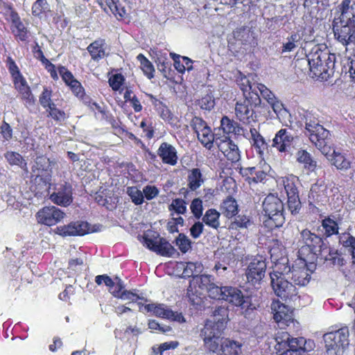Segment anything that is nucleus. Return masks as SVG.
Returning a JSON list of instances; mask_svg holds the SVG:
<instances>
[{"label":"nucleus","mask_w":355,"mask_h":355,"mask_svg":"<svg viewBox=\"0 0 355 355\" xmlns=\"http://www.w3.org/2000/svg\"><path fill=\"white\" fill-rule=\"evenodd\" d=\"M222 329L218 325H212L211 321H207L201 331L204 346L207 350L212 354L220 352L225 339L222 337Z\"/></svg>","instance_id":"nucleus-7"},{"label":"nucleus","mask_w":355,"mask_h":355,"mask_svg":"<svg viewBox=\"0 0 355 355\" xmlns=\"http://www.w3.org/2000/svg\"><path fill=\"white\" fill-rule=\"evenodd\" d=\"M183 266V272L182 275L184 277H191L193 278L198 277V275L202 271L203 266L202 264L200 262H187L186 265L182 263Z\"/></svg>","instance_id":"nucleus-43"},{"label":"nucleus","mask_w":355,"mask_h":355,"mask_svg":"<svg viewBox=\"0 0 355 355\" xmlns=\"http://www.w3.org/2000/svg\"><path fill=\"white\" fill-rule=\"evenodd\" d=\"M53 162L46 156L37 157L32 166V177H35L33 182L35 184V191L40 196H47L51 189L52 177V165Z\"/></svg>","instance_id":"nucleus-2"},{"label":"nucleus","mask_w":355,"mask_h":355,"mask_svg":"<svg viewBox=\"0 0 355 355\" xmlns=\"http://www.w3.org/2000/svg\"><path fill=\"white\" fill-rule=\"evenodd\" d=\"M125 78L121 73L113 75L109 78V84L112 89L114 91H118L122 86Z\"/></svg>","instance_id":"nucleus-63"},{"label":"nucleus","mask_w":355,"mask_h":355,"mask_svg":"<svg viewBox=\"0 0 355 355\" xmlns=\"http://www.w3.org/2000/svg\"><path fill=\"white\" fill-rule=\"evenodd\" d=\"M250 139L252 146L256 149L258 154L262 155L264 150L268 148V144L265 139L255 128H250Z\"/></svg>","instance_id":"nucleus-35"},{"label":"nucleus","mask_w":355,"mask_h":355,"mask_svg":"<svg viewBox=\"0 0 355 355\" xmlns=\"http://www.w3.org/2000/svg\"><path fill=\"white\" fill-rule=\"evenodd\" d=\"M261 98L258 93H252L250 97L245 98L243 101L237 102L235 105V114L236 118L243 123H249L254 121L253 107L259 105Z\"/></svg>","instance_id":"nucleus-11"},{"label":"nucleus","mask_w":355,"mask_h":355,"mask_svg":"<svg viewBox=\"0 0 355 355\" xmlns=\"http://www.w3.org/2000/svg\"><path fill=\"white\" fill-rule=\"evenodd\" d=\"M125 286L123 282L119 277H115V282L113 286H111V288H109V291L115 297H119L123 291L124 289Z\"/></svg>","instance_id":"nucleus-64"},{"label":"nucleus","mask_w":355,"mask_h":355,"mask_svg":"<svg viewBox=\"0 0 355 355\" xmlns=\"http://www.w3.org/2000/svg\"><path fill=\"white\" fill-rule=\"evenodd\" d=\"M220 213L214 209H208L202 217V221L207 225L217 229L220 226Z\"/></svg>","instance_id":"nucleus-47"},{"label":"nucleus","mask_w":355,"mask_h":355,"mask_svg":"<svg viewBox=\"0 0 355 355\" xmlns=\"http://www.w3.org/2000/svg\"><path fill=\"white\" fill-rule=\"evenodd\" d=\"M202 175L199 168H193L188 175V186L190 189L195 191L203 183Z\"/></svg>","instance_id":"nucleus-46"},{"label":"nucleus","mask_w":355,"mask_h":355,"mask_svg":"<svg viewBox=\"0 0 355 355\" xmlns=\"http://www.w3.org/2000/svg\"><path fill=\"white\" fill-rule=\"evenodd\" d=\"M266 263L261 257L254 258L249 263L245 275L248 282L253 285L259 284L265 277Z\"/></svg>","instance_id":"nucleus-15"},{"label":"nucleus","mask_w":355,"mask_h":355,"mask_svg":"<svg viewBox=\"0 0 355 355\" xmlns=\"http://www.w3.org/2000/svg\"><path fill=\"white\" fill-rule=\"evenodd\" d=\"M317 257L324 259L325 261H331L333 263H336V260L339 261L338 251L335 249L330 248L325 243L324 248L321 249V252L317 254Z\"/></svg>","instance_id":"nucleus-50"},{"label":"nucleus","mask_w":355,"mask_h":355,"mask_svg":"<svg viewBox=\"0 0 355 355\" xmlns=\"http://www.w3.org/2000/svg\"><path fill=\"white\" fill-rule=\"evenodd\" d=\"M289 345L291 354L295 352L298 355H304L305 353L313 350L315 343L311 340H306L303 337L294 338L289 334Z\"/></svg>","instance_id":"nucleus-26"},{"label":"nucleus","mask_w":355,"mask_h":355,"mask_svg":"<svg viewBox=\"0 0 355 355\" xmlns=\"http://www.w3.org/2000/svg\"><path fill=\"white\" fill-rule=\"evenodd\" d=\"M215 300H222L227 301L235 306H241L242 309H246L245 312L250 310L253 311L254 307L251 308L248 296H244L241 290L233 286H219V288H214L211 291ZM247 313L245 314L246 317Z\"/></svg>","instance_id":"nucleus-5"},{"label":"nucleus","mask_w":355,"mask_h":355,"mask_svg":"<svg viewBox=\"0 0 355 355\" xmlns=\"http://www.w3.org/2000/svg\"><path fill=\"white\" fill-rule=\"evenodd\" d=\"M105 40L98 39L87 46V50L89 53L92 60L98 61L105 56Z\"/></svg>","instance_id":"nucleus-34"},{"label":"nucleus","mask_w":355,"mask_h":355,"mask_svg":"<svg viewBox=\"0 0 355 355\" xmlns=\"http://www.w3.org/2000/svg\"><path fill=\"white\" fill-rule=\"evenodd\" d=\"M157 154L162 162L170 166H175L178 161L176 148L167 142H163L157 149Z\"/></svg>","instance_id":"nucleus-24"},{"label":"nucleus","mask_w":355,"mask_h":355,"mask_svg":"<svg viewBox=\"0 0 355 355\" xmlns=\"http://www.w3.org/2000/svg\"><path fill=\"white\" fill-rule=\"evenodd\" d=\"M127 194L135 205H139L144 202L143 191H140L137 187H128L127 188Z\"/></svg>","instance_id":"nucleus-53"},{"label":"nucleus","mask_w":355,"mask_h":355,"mask_svg":"<svg viewBox=\"0 0 355 355\" xmlns=\"http://www.w3.org/2000/svg\"><path fill=\"white\" fill-rule=\"evenodd\" d=\"M239 85L240 86L241 89L243 92L245 98H246V96H248V97H250V95L253 92H260V86H265L261 83H252L250 81V78L245 76L241 78V80L239 81Z\"/></svg>","instance_id":"nucleus-36"},{"label":"nucleus","mask_w":355,"mask_h":355,"mask_svg":"<svg viewBox=\"0 0 355 355\" xmlns=\"http://www.w3.org/2000/svg\"><path fill=\"white\" fill-rule=\"evenodd\" d=\"M191 212L194 216L199 219L202 215V201L200 198H195L192 200L190 206Z\"/></svg>","instance_id":"nucleus-62"},{"label":"nucleus","mask_w":355,"mask_h":355,"mask_svg":"<svg viewBox=\"0 0 355 355\" xmlns=\"http://www.w3.org/2000/svg\"><path fill=\"white\" fill-rule=\"evenodd\" d=\"M321 226L324 230V236L326 238L333 235H338L339 226L338 224L331 218L327 217L322 220Z\"/></svg>","instance_id":"nucleus-41"},{"label":"nucleus","mask_w":355,"mask_h":355,"mask_svg":"<svg viewBox=\"0 0 355 355\" xmlns=\"http://www.w3.org/2000/svg\"><path fill=\"white\" fill-rule=\"evenodd\" d=\"M175 244L182 253L187 252L191 248V240L184 234H179Z\"/></svg>","instance_id":"nucleus-54"},{"label":"nucleus","mask_w":355,"mask_h":355,"mask_svg":"<svg viewBox=\"0 0 355 355\" xmlns=\"http://www.w3.org/2000/svg\"><path fill=\"white\" fill-rule=\"evenodd\" d=\"M7 67L8 68L9 72L10 73L13 81L17 80L19 79H21L24 78L16 64L15 62L10 57H8L6 60Z\"/></svg>","instance_id":"nucleus-58"},{"label":"nucleus","mask_w":355,"mask_h":355,"mask_svg":"<svg viewBox=\"0 0 355 355\" xmlns=\"http://www.w3.org/2000/svg\"><path fill=\"white\" fill-rule=\"evenodd\" d=\"M221 210L223 214L227 218L236 216L238 212V205L235 199L232 197L226 198L221 205Z\"/></svg>","instance_id":"nucleus-45"},{"label":"nucleus","mask_w":355,"mask_h":355,"mask_svg":"<svg viewBox=\"0 0 355 355\" xmlns=\"http://www.w3.org/2000/svg\"><path fill=\"white\" fill-rule=\"evenodd\" d=\"M12 25V33L17 40L26 42L28 39V31L24 24L21 22L19 16L11 21Z\"/></svg>","instance_id":"nucleus-40"},{"label":"nucleus","mask_w":355,"mask_h":355,"mask_svg":"<svg viewBox=\"0 0 355 355\" xmlns=\"http://www.w3.org/2000/svg\"><path fill=\"white\" fill-rule=\"evenodd\" d=\"M155 55L158 69L164 73V76H166L171 67V62L167 58V53L162 51H156Z\"/></svg>","instance_id":"nucleus-44"},{"label":"nucleus","mask_w":355,"mask_h":355,"mask_svg":"<svg viewBox=\"0 0 355 355\" xmlns=\"http://www.w3.org/2000/svg\"><path fill=\"white\" fill-rule=\"evenodd\" d=\"M284 204L280 198L274 194L268 195L262 202V213L266 219V226L272 229L281 227L285 222Z\"/></svg>","instance_id":"nucleus-4"},{"label":"nucleus","mask_w":355,"mask_h":355,"mask_svg":"<svg viewBox=\"0 0 355 355\" xmlns=\"http://www.w3.org/2000/svg\"><path fill=\"white\" fill-rule=\"evenodd\" d=\"M252 225L250 218L245 215H239L235 217L234 220L231 224V228L237 230L238 228H248Z\"/></svg>","instance_id":"nucleus-55"},{"label":"nucleus","mask_w":355,"mask_h":355,"mask_svg":"<svg viewBox=\"0 0 355 355\" xmlns=\"http://www.w3.org/2000/svg\"><path fill=\"white\" fill-rule=\"evenodd\" d=\"M242 343L231 339H225L218 355H241Z\"/></svg>","instance_id":"nucleus-32"},{"label":"nucleus","mask_w":355,"mask_h":355,"mask_svg":"<svg viewBox=\"0 0 355 355\" xmlns=\"http://www.w3.org/2000/svg\"><path fill=\"white\" fill-rule=\"evenodd\" d=\"M327 158L331 161V164L338 170L343 172H346L349 170L348 176L350 178H352L354 176L355 168L344 155L336 151L334 149H331L330 155L327 157Z\"/></svg>","instance_id":"nucleus-23"},{"label":"nucleus","mask_w":355,"mask_h":355,"mask_svg":"<svg viewBox=\"0 0 355 355\" xmlns=\"http://www.w3.org/2000/svg\"><path fill=\"white\" fill-rule=\"evenodd\" d=\"M137 60L140 62V67L144 74L151 79L154 77L155 68L153 64L141 53L137 56Z\"/></svg>","instance_id":"nucleus-49"},{"label":"nucleus","mask_w":355,"mask_h":355,"mask_svg":"<svg viewBox=\"0 0 355 355\" xmlns=\"http://www.w3.org/2000/svg\"><path fill=\"white\" fill-rule=\"evenodd\" d=\"M311 273L312 270L307 268L305 259L300 258L292 266L288 278L293 281L295 286H304L310 282Z\"/></svg>","instance_id":"nucleus-13"},{"label":"nucleus","mask_w":355,"mask_h":355,"mask_svg":"<svg viewBox=\"0 0 355 355\" xmlns=\"http://www.w3.org/2000/svg\"><path fill=\"white\" fill-rule=\"evenodd\" d=\"M190 126L198 135L202 131V130L207 128L208 125L202 119L195 116L191 119Z\"/></svg>","instance_id":"nucleus-59"},{"label":"nucleus","mask_w":355,"mask_h":355,"mask_svg":"<svg viewBox=\"0 0 355 355\" xmlns=\"http://www.w3.org/2000/svg\"><path fill=\"white\" fill-rule=\"evenodd\" d=\"M66 216L65 213L55 206L44 207L35 214L37 222L46 226H53Z\"/></svg>","instance_id":"nucleus-14"},{"label":"nucleus","mask_w":355,"mask_h":355,"mask_svg":"<svg viewBox=\"0 0 355 355\" xmlns=\"http://www.w3.org/2000/svg\"><path fill=\"white\" fill-rule=\"evenodd\" d=\"M298 243L300 247L299 253L301 255L313 254L315 256L321 252L325 244L322 237L308 229H304L300 232Z\"/></svg>","instance_id":"nucleus-8"},{"label":"nucleus","mask_w":355,"mask_h":355,"mask_svg":"<svg viewBox=\"0 0 355 355\" xmlns=\"http://www.w3.org/2000/svg\"><path fill=\"white\" fill-rule=\"evenodd\" d=\"M288 207L292 214H296L299 213L301 209V202L299 198V196H290L288 197Z\"/></svg>","instance_id":"nucleus-57"},{"label":"nucleus","mask_w":355,"mask_h":355,"mask_svg":"<svg viewBox=\"0 0 355 355\" xmlns=\"http://www.w3.org/2000/svg\"><path fill=\"white\" fill-rule=\"evenodd\" d=\"M91 232L89 225L85 221L71 222L67 225L58 227L55 233L62 236H83Z\"/></svg>","instance_id":"nucleus-22"},{"label":"nucleus","mask_w":355,"mask_h":355,"mask_svg":"<svg viewBox=\"0 0 355 355\" xmlns=\"http://www.w3.org/2000/svg\"><path fill=\"white\" fill-rule=\"evenodd\" d=\"M214 278L209 275H198L193 278L187 288V295L190 300L195 302V300L192 296L196 295L200 297L204 291L208 293L209 296L214 299L211 291L214 288H219L218 286L214 283Z\"/></svg>","instance_id":"nucleus-9"},{"label":"nucleus","mask_w":355,"mask_h":355,"mask_svg":"<svg viewBox=\"0 0 355 355\" xmlns=\"http://www.w3.org/2000/svg\"><path fill=\"white\" fill-rule=\"evenodd\" d=\"M349 330L345 327L323 336L327 355H343L349 345Z\"/></svg>","instance_id":"nucleus-6"},{"label":"nucleus","mask_w":355,"mask_h":355,"mask_svg":"<svg viewBox=\"0 0 355 355\" xmlns=\"http://www.w3.org/2000/svg\"><path fill=\"white\" fill-rule=\"evenodd\" d=\"M260 94L271 107L277 117L284 125L288 126L292 123L290 112L284 107V104L278 100L274 94L266 86H260Z\"/></svg>","instance_id":"nucleus-10"},{"label":"nucleus","mask_w":355,"mask_h":355,"mask_svg":"<svg viewBox=\"0 0 355 355\" xmlns=\"http://www.w3.org/2000/svg\"><path fill=\"white\" fill-rule=\"evenodd\" d=\"M329 131L324 127L319 128L318 131L309 134V139L312 144L325 156L330 155L331 148L330 146Z\"/></svg>","instance_id":"nucleus-19"},{"label":"nucleus","mask_w":355,"mask_h":355,"mask_svg":"<svg viewBox=\"0 0 355 355\" xmlns=\"http://www.w3.org/2000/svg\"><path fill=\"white\" fill-rule=\"evenodd\" d=\"M332 26L335 38L346 49L355 44V1L343 0L338 5Z\"/></svg>","instance_id":"nucleus-1"},{"label":"nucleus","mask_w":355,"mask_h":355,"mask_svg":"<svg viewBox=\"0 0 355 355\" xmlns=\"http://www.w3.org/2000/svg\"><path fill=\"white\" fill-rule=\"evenodd\" d=\"M288 259L286 258H282L279 259L275 265V268L273 272L272 273H275L277 270L281 271V276L286 277L288 278L289 276V273L291 272L292 268L289 266L287 265Z\"/></svg>","instance_id":"nucleus-56"},{"label":"nucleus","mask_w":355,"mask_h":355,"mask_svg":"<svg viewBox=\"0 0 355 355\" xmlns=\"http://www.w3.org/2000/svg\"><path fill=\"white\" fill-rule=\"evenodd\" d=\"M214 131L212 132L211 128L208 126L197 135L200 142L209 150L212 148L214 143L216 144V139H220L223 136L221 133L217 132V129H215Z\"/></svg>","instance_id":"nucleus-30"},{"label":"nucleus","mask_w":355,"mask_h":355,"mask_svg":"<svg viewBox=\"0 0 355 355\" xmlns=\"http://www.w3.org/2000/svg\"><path fill=\"white\" fill-rule=\"evenodd\" d=\"M39 101L44 108H49L53 105L54 103L51 101V91L45 87L40 96Z\"/></svg>","instance_id":"nucleus-61"},{"label":"nucleus","mask_w":355,"mask_h":355,"mask_svg":"<svg viewBox=\"0 0 355 355\" xmlns=\"http://www.w3.org/2000/svg\"><path fill=\"white\" fill-rule=\"evenodd\" d=\"M281 271L270 273L271 286L275 295L282 299L291 298L297 295L296 287L288 282V278L281 276Z\"/></svg>","instance_id":"nucleus-12"},{"label":"nucleus","mask_w":355,"mask_h":355,"mask_svg":"<svg viewBox=\"0 0 355 355\" xmlns=\"http://www.w3.org/2000/svg\"><path fill=\"white\" fill-rule=\"evenodd\" d=\"M99 5L107 13L123 17L126 15L125 0H101Z\"/></svg>","instance_id":"nucleus-27"},{"label":"nucleus","mask_w":355,"mask_h":355,"mask_svg":"<svg viewBox=\"0 0 355 355\" xmlns=\"http://www.w3.org/2000/svg\"><path fill=\"white\" fill-rule=\"evenodd\" d=\"M271 310L273 318L281 329L288 326L293 322V311L279 301H273L271 304Z\"/></svg>","instance_id":"nucleus-16"},{"label":"nucleus","mask_w":355,"mask_h":355,"mask_svg":"<svg viewBox=\"0 0 355 355\" xmlns=\"http://www.w3.org/2000/svg\"><path fill=\"white\" fill-rule=\"evenodd\" d=\"M275 346L276 355H291L289 345V334L282 332L276 338Z\"/></svg>","instance_id":"nucleus-33"},{"label":"nucleus","mask_w":355,"mask_h":355,"mask_svg":"<svg viewBox=\"0 0 355 355\" xmlns=\"http://www.w3.org/2000/svg\"><path fill=\"white\" fill-rule=\"evenodd\" d=\"M4 157L10 166H16L23 170H27V162L19 153L8 150L4 153Z\"/></svg>","instance_id":"nucleus-37"},{"label":"nucleus","mask_w":355,"mask_h":355,"mask_svg":"<svg viewBox=\"0 0 355 355\" xmlns=\"http://www.w3.org/2000/svg\"><path fill=\"white\" fill-rule=\"evenodd\" d=\"M169 209L174 210L178 214H183L187 211L186 202L182 199L175 198L170 205Z\"/></svg>","instance_id":"nucleus-60"},{"label":"nucleus","mask_w":355,"mask_h":355,"mask_svg":"<svg viewBox=\"0 0 355 355\" xmlns=\"http://www.w3.org/2000/svg\"><path fill=\"white\" fill-rule=\"evenodd\" d=\"M144 245H146L149 250L161 256L173 257L175 255L178 254L176 249L165 239L159 238L158 240H153L145 237L144 239Z\"/></svg>","instance_id":"nucleus-17"},{"label":"nucleus","mask_w":355,"mask_h":355,"mask_svg":"<svg viewBox=\"0 0 355 355\" xmlns=\"http://www.w3.org/2000/svg\"><path fill=\"white\" fill-rule=\"evenodd\" d=\"M301 42V36L297 33H293L282 43V53H290L295 51Z\"/></svg>","instance_id":"nucleus-38"},{"label":"nucleus","mask_w":355,"mask_h":355,"mask_svg":"<svg viewBox=\"0 0 355 355\" xmlns=\"http://www.w3.org/2000/svg\"><path fill=\"white\" fill-rule=\"evenodd\" d=\"M293 139L294 137L289 131L281 129L275 134L272 146L280 153H285L290 148Z\"/></svg>","instance_id":"nucleus-25"},{"label":"nucleus","mask_w":355,"mask_h":355,"mask_svg":"<svg viewBox=\"0 0 355 355\" xmlns=\"http://www.w3.org/2000/svg\"><path fill=\"white\" fill-rule=\"evenodd\" d=\"M148 312H153V314L159 318H165L171 321H175L180 323L185 322L186 320L182 313L174 312L164 304H149L144 306Z\"/></svg>","instance_id":"nucleus-21"},{"label":"nucleus","mask_w":355,"mask_h":355,"mask_svg":"<svg viewBox=\"0 0 355 355\" xmlns=\"http://www.w3.org/2000/svg\"><path fill=\"white\" fill-rule=\"evenodd\" d=\"M15 89L19 92L21 98L25 101L26 106L33 105L35 103V98L28 85L26 80L22 78L14 82Z\"/></svg>","instance_id":"nucleus-29"},{"label":"nucleus","mask_w":355,"mask_h":355,"mask_svg":"<svg viewBox=\"0 0 355 355\" xmlns=\"http://www.w3.org/2000/svg\"><path fill=\"white\" fill-rule=\"evenodd\" d=\"M216 146L229 161L237 162L240 160L239 147L228 136L223 135L220 139H216Z\"/></svg>","instance_id":"nucleus-18"},{"label":"nucleus","mask_w":355,"mask_h":355,"mask_svg":"<svg viewBox=\"0 0 355 355\" xmlns=\"http://www.w3.org/2000/svg\"><path fill=\"white\" fill-rule=\"evenodd\" d=\"M297 182L298 179L294 175L281 177L277 180V186L279 187H284L287 194V197L298 194L297 188L296 187V183Z\"/></svg>","instance_id":"nucleus-31"},{"label":"nucleus","mask_w":355,"mask_h":355,"mask_svg":"<svg viewBox=\"0 0 355 355\" xmlns=\"http://www.w3.org/2000/svg\"><path fill=\"white\" fill-rule=\"evenodd\" d=\"M49 10V5L46 0H37L32 6V14L35 17H40Z\"/></svg>","instance_id":"nucleus-52"},{"label":"nucleus","mask_w":355,"mask_h":355,"mask_svg":"<svg viewBox=\"0 0 355 355\" xmlns=\"http://www.w3.org/2000/svg\"><path fill=\"white\" fill-rule=\"evenodd\" d=\"M54 191L50 195L53 202L61 206H67L72 202V187L70 184L64 182L55 185Z\"/></svg>","instance_id":"nucleus-20"},{"label":"nucleus","mask_w":355,"mask_h":355,"mask_svg":"<svg viewBox=\"0 0 355 355\" xmlns=\"http://www.w3.org/2000/svg\"><path fill=\"white\" fill-rule=\"evenodd\" d=\"M227 309L223 306H219L214 311V322L212 325H218L220 328H224L227 322Z\"/></svg>","instance_id":"nucleus-48"},{"label":"nucleus","mask_w":355,"mask_h":355,"mask_svg":"<svg viewBox=\"0 0 355 355\" xmlns=\"http://www.w3.org/2000/svg\"><path fill=\"white\" fill-rule=\"evenodd\" d=\"M298 162L303 164L305 168L313 171L317 166L316 161L312 159L311 155L305 150H300L296 153Z\"/></svg>","instance_id":"nucleus-39"},{"label":"nucleus","mask_w":355,"mask_h":355,"mask_svg":"<svg viewBox=\"0 0 355 355\" xmlns=\"http://www.w3.org/2000/svg\"><path fill=\"white\" fill-rule=\"evenodd\" d=\"M0 15L10 22L19 17L17 12L13 9L12 4L8 0H0Z\"/></svg>","instance_id":"nucleus-42"},{"label":"nucleus","mask_w":355,"mask_h":355,"mask_svg":"<svg viewBox=\"0 0 355 355\" xmlns=\"http://www.w3.org/2000/svg\"><path fill=\"white\" fill-rule=\"evenodd\" d=\"M306 57L310 71L315 77L326 78V74L334 67L335 54L330 53L327 48L322 50L315 46Z\"/></svg>","instance_id":"nucleus-3"},{"label":"nucleus","mask_w":355,"mask_h":355,"mask_svg":"<svg viewBox=\"0 0 355 355\" xmlns=\"http://www.w3.org/2000/svg\"><path fill=\"white\" fill-rule=\"evenodd\" d=\"M338 243L346 248L350 250L355 248V237L349 232L339 233L338 235Z\"/></svg>","instance_id":"nucleus-51"},{"label":"nucleus","mask_w":355,"mask_h":355,"mask_svg":"<svg viewBox=\"0 0 355 355\" xmlns=\"http://www.w3.org/2000/svg\"><path fill=\"white\" fill-rule=\"evenodd\" d=\"M220 131H223L222 135L227 136L229 134L233 133L237 136L242 135L247 137L246 130L227 116H223L220 120V126L217 129V132L220 133Z\"/></svg>","instance_id":"nucleus-28"}]
</instances>
